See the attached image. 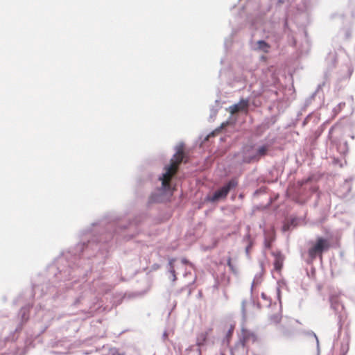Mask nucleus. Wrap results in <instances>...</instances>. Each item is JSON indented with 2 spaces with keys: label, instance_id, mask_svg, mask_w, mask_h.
I'll return each mask as SVG.
<instances>
[{
  "label": "nucleus",
  "instance_id": "f257e3e1",
  "mask_svg": "<svg viewBox=\"0 0 355 355\" xmlns=\"http://www.w3.org/2000/svg\"><path fill=\"white\" fill-rule=\"evenodd\" d=\"M183 144L180 143L175 147L176 153L171 159L169 165L164 167V171L159 178L162 182L160 191L166 196H171L173 193V188L171 185V180L176 173L178 165L181 163L184 158Z\"/></svg>",
  "mask_w": 355,
  "mask_h": 355
},
{
  "label": "nucleus",
  "instance_id": "f03ea898",
  "mask_svg": "<svg viewBox=\"0 0 355 355\" xmlns=\"http://www.w3.org/2000/svg\"><path fill=\"white\" fill-rule=\"evenodd\" d=\"M257 336L254 332L250 331L242 327L241 334L239 337L238 343L235 345L234 347L232 349V355H245L248 353V349L245 346L246 343L252 341L255 342Z\"/></svg>",
  "mask_w": 355,
  "mask_h": 355
},
{
  "label": "nucleus",
  "instance_id": "7ed1b4c3",
  "mask_svg": "<svg viewBox=\"0 0 355 355\" xmlns=\"http://www.w3.org/2000/svg\"><path fill=\"white\" fill-rule=\"evenodd\" d=\"M329 302L331 308L338 315L339 322L345 320L346 314L344 306L340 299V295L337 293L331 294L329 296Z\"/></svg>",
  "mask_w": 355,
  "mask_h": 355
},
{
  "label": "nucleus",
  "instance_id": "20e7f679",
  "mask_svg": "<svg viewBox=\"0 0 355 355\" xmlns=\"http://www.w3.org/2000/svg\"><path fill=\"white\" fill-rule=\"evenodd\" d=\"M238 182L236 180H231L227 184L223 186L220 189L216 191L213 195L208 198L209 200L211 202L218 201L220 199L225 198L228 194L230 190L236 187Z\"/></svg>",
  "mask_w": 355,
  "mask_h": 355
},
{
  "label": "nucleus",
  "instance_id": "39448f33",
  "mask_svg": "<svg viewBox=\"0 0 355 355\" xmlns=\"http://www.w3.org/2000/svg\"><path fill=\"white\" fill-rule=\"evenodd\" d=\"M330 244L328 240L322 238L318 239L315 244L309 249V254L311 259L320 255L324 251L329 248Z\"/></svg>",
  "mask_w": 355,
  "mask_h": 355
},
{
  "label": "nucleus",
  "instance_id": "423d86ee",
  "mask_svg": "<svg viewBox=\"0 0 355 355\" xmlns=\"http://www.w3.org/2000/svg\"><path fill=\"white\" fill-rule=\"evenodd\" d=\"M249 105L248 99H241L238 103L234 104L229 107L231 114L238 112L246 111Z\"/></svg>",
  "mask_w": 355,
  "mask_h": 355
},
{
  "label": "nucleus",
  "instance_id": "0eeeda50",
  "mask_svg": "<svg viewBox=\"0 0 355 355\" xmlns=\"http://www.w3.org/2000/svg\"><path fill=\"white\" fill-rule=\"evenodd\" d=\"M270 146L268 144H263L256 148L255 154L251 155L250 159H259L261 157L266 155Z\"/></svg>",
  "mask_w": 355,
  "mask_h": 355
},
{
  "label": "nucleus",
  "instance_id": "6e6552de",
  "mask_svg": "<svg viewBox=\"0 0 355 355\" xmlns=\"http://www.w3.org/2000/svg\"><path fill=\"white\" fill-rule=\"evenodd\" d=\"M256 148L252 146H247L245 148L243 153V160L245 162H251L258 161L259 159H250V157L251 155L255 154Z\"/></svg>",
  "mask_w": 355,
  "mask_h": 355
},
{
  "label": "nucleus",
  "instance_id": "1a4fd4ad",
  "mask_svg": "<svg viewBox=\"0 0 355 355\" xmlns=\"http://www.w3.org/2000/svg\"><path fill=\"white\" fill-rule=\"evenodd\" d=\"M275 261L274 266L275 270H280L283 266L284 257L280 252L274 253Z\"/></svg>",
  "mask_w": 355,
  "mask_h": 355
},
{
  "label": "nucleus",
  "instance_id": "9d476101",
  "mask_svg": "<svg viewBox=\"0 0 355 355\" xmlns=\"http://www.w3.org/2000/svg\"><path fill=\"white\" fill-rule=\"evenodd\" d=\"M270 49V46L263 40H259L257 42V46L255 47L256 50H258V51H262L264 53H268Z\"/></svg>",
  "mask_w": 355,
  "mask_h": 355
},
{
  "label": "nucleus",
  "instance_id": "9b49d317",
  "mask_svg": "<svg viewBox=\"0 0 355 355\" xmlns=\"http://www.w3.org/2000/svg\"><path fill=\"white\" fill-rule=\"evenodd\" d=\"M208 335V331L202 332L197 336L196 344L198 346L200 347L204 345L206 342L207 338Z\"/></svg>",
  "mask_w": 355,
  "mask_h": 355
},
{
  "label": "nucleus",
  "instance_id": "f8f14e48",
  "mask_svg": "<svg viewBox=\"0 0 355 355\" xmlns=\"http://www.w3.org/2000/svg\"><path fill=\"white\" fill-rule=\"evenodd\" d=\"M174 262H175V259H169V261H168V266H169L168 272L171 275V280L173 282H175L176 280L175 271V268H174V266H173Z\"/></svg>",
  "mask_w": 355,
  "mask_h": 355
},
{
  "label": "nucleus",
  "instance_id": "ddd939ff",
  "mask_svg": "<svg viewBox=\"0 0 355 355\" xmlns=\"http://www.w3.org/2000/svg\"><path fill=\"white\" fill-rule=\"evenodd\" d=\"M261 282V274L259 273L257 274L253 279V282L252 283L251 289L252 290L254 286H256L259 285Z\"/></svg>",
  "mask_w": 355,
  "mask_h": 355
},
{
  "label": "nucleus",
  "instance_id": "4468645a",
  "mask_svg": "<svg viewBox=\"0 0 355 355\" xmlns=\"http://www.w3.org/2000/svg\"><path fill=\"white\" fill-rule=\"evenodd\" d=\"M283 284H284V282H277V286L276 287V295H277V298L279 300L280 304H281V292H280V290H281V288H282Z\"/></svg>",
  "mask_w": 355,
  "mask_h": 355
},
{
  "label": "nucleus",
  "instance_id": "2eb2a0df",
  "mask_svg": "<svg viewBox=\"0 0 355 355\" xmlns=\"http://www.w3.org/2000/svg\"><path fill=\"white\" fill-rule=\"evenodd\" d=\"M280 320H281V316L279 315H272L270 317V320L275 323L279 322Z\"/></svg>",
  "mask_w": 355,
  "mask_h": 355
},
{
  "label": "nucleus",
  "instance_id": "dca6fc26",
  "mask_svg": "<svg viewBox=\"0 0 355 355\" xmlns=\"http://www.w3.org/2000/svg\"><path fill=\"white\" fill-rule=\"evenodd\" d=\"M245 302H246L245 300H243V302H242V313H243V315H245Z\"/></svg>",
  "mask_w": 355,
  "mask_h": 355
},
{
  "label": "nucleus",
  "instance_id": "f3484780",
  "mask_svg": "<svg viewBox=\"0 0 355 355\" xmlns=\"http://www.w3.org/2000/svg\"><path fill=\"white\" fill-rule=\"evenodd\" d=\"M261 297H262L263 300H268V302H269V304H270V300H268V297H267V295H266V293H261Z\"/></svg>",
  "mask_w": 355,
  "mask_h": 355
},
{
  "label": "nucleus",
  "instance_id": "a211bd4d",
  "mask_svg": "<svg viewBox=\"0 0 355 355\" xmlns=\"http://www.w3.org/2000/svg\"><path fill=\"white\" fill-rule=\"evenodd\" d=\"M251 247V244H249L246 248H245V252L247 254H249V252H250V248Z\"/></svg>",
  "mask_w": 355,
  "mask_h": 355
},
{
  "label": "nucleus",
  "instance_id": "6ab92c4d",
  "mask_svg": "<svg viewBox=\"0 0 355 355\" xmlns=\"http://www.w3.org/2000/svg\"><path fill=\"white\" fill-rule=\"evenodd\" d=\"M265 245L266 248H268L270 247V243H268L266 239L265 241Z\"/></svg>",
  "mask_w": 355,
  "mask_h": 355
},
{
  "label": "nucleus",
  "instance_id": "aec40b11",
  "mask_svg": "<svg viewBox=\"0 0 355 355\" xmlns=\"http://www.w3.org/2000/svg\"><path fill=\"white\" fill-rule=\"evenodd\" d=\"M260 266H261V271L263 272V263H260Z\"/></svg>",
  "mask_w": 355,
  "mask_h": 355
},
{
  "label": "nucleus",
  "instance_id": "412c9836",
  "mask_svg": "<svg viewBox=\"0 0 355 355\" xmlns=\"http://www.w3.org/2000/svg\"><path fill=\"white\" fill-rule=\"evenodd\" d=\"M315 339H316V342H317V345L318 346L319 345V340L317 338V336L315 335Z\"/></svg>",
  "mask_w": 355,
  "mask_h": 355
},
{
  "label": "nucleus",
  "instance_id": "4be33fe9",
  "mask_svg": "<svg viewBox=\"0 0 355 355\" xmlns=\"http://www.w3.org/2000/svg\"><path fill=\"white\" fill-rule=\"evenodd\" d=\"M228 266L230 267L232 266L230 259L228 260Z\"/></svg>",
  "mask_w": 355,
  "mask_h": 355
},
{
  "label": "nucleus",
  "instance_id": "5701e85b",
  "mask_svg": "<svg viewBox=\"0 0 355 355\" xmlns=\"http://www.w3.org/2000/svg\"><path fill=\"white\" fill-rule=\"evenodd\" d=\"M182 261L183 263H187L186 259H182Z\"/></svg>",
  "mask_w": 355,
  "mask_h": 355
},
{
  "label": "nucleus",
  "instance_id": "b1692460",
  "mask_svg": "<svg viewBox=\"0 0 355 355\" xmlns=\"http://www.w3.org/2000/svg\"><path fill=\"white\" fill-rule=\"evenodd\" d=\"M343 105H345V103H339L340 107L343 106Z\"/></svg>",
  "mask_w": 355,
  "mask_h": 355
},
{
  "label": "nucleus",
  "instance_id": "393cba45",
  "mask_svg": "<svg viewBox=\"0 0 355 355\" xmlns=\"http://www.w3.org/2000/svg\"><path fill=\"white\" fill-rule=\"evenodd\" d=\"M22 318H23L24 319H25V315H24V313H23Z\"/></svg>",
  "mask_w": 355,
  "mask_h": 355
}]
</instances>
